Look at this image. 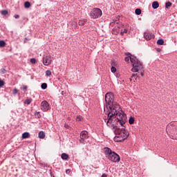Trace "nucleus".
<instances>
[{
	"mask_svg": "<svg viewBox=\"0 0 177 177\" xmlns=\"http://www.w3.org/2000/svg\"><path fill=\"white\" fill-rule=\"evenodd\" d=\"M105 102L108 104L106 109H108V120L106 125L110 127L113 122V117H118V120L120 121L121 125L125 124L127 121V115L124 113L117 111V107L114 106V94L113 93H106L105 95Z\"/></svg>",
	"mask_w": 177,
	"mask_h": 177,
	"instance_id": "f257e3e1",
	"label": "nucleus"
},
{
	"mask_svg": "<svg viewBox=\"0 0 177 177\" xmlns=\"http://www.w3.org/2000/svg\"><path fill=\"white\" fill-rule=\"evenodd\" d=\"M113 129H115L114 133L116 135L115 140L116 142H122L129 136V133L125 130V127L120 128L117 125H113Z\"/></svg>",
	"mask_w": 177,
	"mask_h": 177,
	"instance_id": "f03ea898",
	"label": "nucleus"
},
{
	"mask_svg": "<svg viewBox=\"0 0 177 177\" xmlns=\"http://www.w3.org/2000/svg\"><path fill=\"white\" fill-rule=\"evenodd\" d=\"M104 154L106 158L112 162H120V156L117 153L113 151L109 147L104 148Z\"/></svg>",
	"mask_w": 177,
	"mask_h": 177,
	"instance_id": "7ed1b4c3",
	"label": "nucleus"
},
{
	"mask_svg": "<svg viewBox=\"0 0 177 177\" xmlns=\"http://www.w3.org/2000/svg\"><path fill=\"white\" fill-rule=\"evenodd\" d=\"M131 64L132 66L131 71L133 73H138V71H142L143 70V64L136 57H131Z\"/></svg>",
	"mask_w": 177,
	"mask_h": 177,
	"instance_id": "20e7f679",
	"label": "nucleus"
},
{
	"mask_svg": "<svg viewBox=\"0 0 177 177\" xmlns=\"http://www.w3.org/2000/svg\"><path fill=\"white\" fill-rule=\"evenodd\" d=\"M167 131L170 133L173 139L177 140V122L170 124L167 127Z\"/></svg>",
	"mask_w": 177,
	"mask_h": 177,
	"instance_id": "39448f33",
	"label": "nucleus"
},
{
	"mask_svg": "<svg viewBox=\"0 0 177 177\" xmlns=\"http://www.w3.org/2000/svg\"><path fill=\"white\" fill-rule=\"evenodd\" d=\"M103 12H102V10L98 8H94L90 12L89 16L91 19H99V17H102Z\"/></svg>",
	"mask_w": 177,
	"mask_h": 177,
	"instance_id": "423d86ee",
	"label": "nucleus"
},
{
	"mask_svg": "<svg viewBox=\"0 0 177 177\" xmlns=\"http://www.w3.org/2000/svg\"><path fill=\"white\" fill-rule=\"evenodd\" d=\"M50 109V106H49V103L46 100H44L41 103V110L42 111H48Z\"/></svg>",
	"mask_w": 177,
	"mask_h": 177,
	"instance_id": "0eeeda50",
	"label": "nucleus"
},
{
	"mask_svg": "<svg viewBox=\"0 0 177 177\" xmlns=\"http://www.w3.org/2000/svg\"><path fill=\"white\" fill-rule=\"evenodd\" d=\"M89 138V134H88V131H82L80 133V142H84V140H86Z\"/></svg>",
	"mask_w": 177,
	"mask_h": 177,
	"instance_id": "6e6552de",
	"label": "nucleus"
},
{
	"mask_svg": "<svg viewBox=\"0 0 177 177\" xmlns=\"http://www.w3.org/2000/svg\"><path fill=\"white\" fill-rule=\"evenodd\" d=\"M152 37H153V33H151L150 32H144V38L147 41H150V39H151Z\"/></svg>",
	"mask_w": 177,
	"mask_h": 177,
	"instance_id": "1a4fd4ad",
	"label": "nucleus"
},
{
	"mask_svg": "<svg viewBox=\"0 0 177 177\" xmlns=\"http://www.w3.org/2000/svg\"><path fill=\"white\" fill-rule=\"evenodd\" d=\"M127 57H126L125 58H124V62H126L127 63H129V60H130V62H131V57H135V56L134 55H131V53H127Z\"/></svg>",
	"mask_w": 177,
	"mask_h": 177,
	"instance_id": "9d476101",
	"label": "nucleus"
},
{
	"mask_svg": "<svg viewBox=\"0 0 177 177\" xmlns=\"http://www.w3.org/2000/svg\"><path fill=\"white\" fill-rule=\"evenodd\" d=\"M43 64L44 66H49V64H50V61L48 59V57L43 58Z\"/></svg>",
	"mask_w": 177,
	"mask_h": 177,
	"instance_id": "9b49d317",
	"label": "nucleus"
},
{
	"mask_svg": "<svg viewBox=\"0 0 177 177\" xmlns=\"http://www.w3.org/2000/svg\"><path fill=\"white\" fill-rule=\"evenodd\" d=\"M120 33V26H117L113 28L112 34H115V35H118Z\"/></svg>",
	"mask_w": 177,
	"mask_h": 177,
	"instance_id": "f8f14e48",
	"label": "nucleus"
},
{
	"mask_svg": "<svg viewBox=\"0 0 177 177\" xmlns=\"http://www.w3.org/2000/svg\"><path fill=\"white\" fill-rule=\"evenodd\" d=\"M111 67H118V62L114 59L111 61Z\"/></svg>",
	"mask_w": 177,
	"mask_h": 177,
	"instance_id": "ddd939ff",
	"label": "nucleus"
},
{
	"mask_svg": "<svg viewBox=\"0 0 177 177\" xmlns=\"http://www.w3.org/2000/svg\"><path fill=\"white\" fill-rule=\"evenodd\" d=\"M159 6H160V4L158 3V1H153L152 3L153 9H158Z\"/></svg>",
	"mask_w": 177,
	"mask_h": 177,
	"instance_id": "4468645a",
	"label": "nucleus"
},
{
	"mask_svg": "<svg viewBox=\"0 0 177 177\" xmlns=\"http://www.w3.org/2000/svg\"><path fill=\"white\" fill-rule=\"evenodd\" d=\"M45 136H46L45 132H44V131L39 132V139H45Z\"/></svg>",
	"mask_w": 177,
	"mask_h": 177,
	"instance_id": "2eb2a0df",
	"label": "nucleus"
},
{
	"mask_svg": "<svg viewBox=\"0 0 177 177\" xmlns=\"http://www.w3.org/2000/svg\"><path fill=\"white\" fill-rule=\"evenodd\" d=\"M61 158L62 160H68V155L66 153H63L61 155Z\"/></svg>",
	"mask_w": 177,
	"mask_h": 177,
	"instance_id": "dca6fc26",
	"label": "nucleus"
},
{
	"mask_svg": "<svg viewBox=\"0 0 177 177\" xmlns=\"http://www.w3.org/2000/svg\"><path fill=\"white\" fill-rule=\"evenodd\" d=\"M138 77H139V74L138 73H133V74H132V76H131V77L129 79L130 80V81H132V79L133 80H137V78H138Z\"/></svg>",
	"mask_w": 177,
	"mask_h": 177,
	"instance_id": "f3484780",
	"label": "nucleus"
},
{
	"mask_svg": "<svg viewBox=\"0 0 177 177\" xmlns=\"http://www.w3.org/2000/svg\"><path fill=\"white\" fill-rule=\"evenodd\" d=\"M23 139H27L28 138H30V133L28 132H25L22 134Z\"/></svg>",
	"mask_w": 177,
	"mask_h": 177,
	"instance_id": "a211bd4d",
	"label": "nucleus"
},
{
	"mask_svg": "<svg viewBox=\"0 0 177 177\" xmlns=\"http://www.w3.org/2000/svg\"><path fill=\"white\" fill-rule=\"evenodd\" d=\"M31 102H32V99L30 98V99H26L25 101H24V104H31Z\"/></svg>",
	"mask_w": 177,
	"mask_h": 177,
	"instance_id": "6ab92c4d",
	"label": "nucleus"
},
{
	"mask_svg": "<svg viewBox=\"0 0 177 177\" xmlns=\"http://www.w3.org/2000/svg\"><path fill=\"white\" fill-rule=\"evenodd\" d=\"M85 23H86V21L85 19L80 20L78 22L79 26H84Z\"/></svg>",
	"mask_w": 177,
	"mask_h": 177,
	"instance_id": "aec40b11",
	"label": "nucleus"
},
{
	"mask_svg": "<svg viewBox=\"0 0 177 177\" xmlns=\"http://www.w3.org/2000/svg\"><path fill=\"white\" fill-rule=\"evenodd\" d=\"M171 6H172V3L171 2L168 1L165 3L166 9H169V8H171Z\"/></svg>",
	"mask_w": 177,
	"mask_h": 177,
	"instance_id": "412c9836",
	"label": "nucleus"
},
{
	"mask_svg": "<svg viewBox=\"0 0 177 177\" xmlns=\"http://www.w3.org/2000/svg\"><path fill=\"white\" fill-rule=\"evenodd\" d=\"M156 44H157L158 45H164V39H159L157 41Z\"/></svg>",
	"mask_w": 177,
	"mask_h": 177,
	"instance_id": "4be33fe9",
	"label": "nucleus"
},
{
	"mask_svg": "<svg viewBox=\"0 0 177 177\" xmlns=\"http://www.w3.org/2000/svg\"><path fill=\"white\" fill-rule=\"evenodd\" d=\"M133 122H135V118H133V117H130V118L129 119V124H130V125H132Z\"/></svg>",
	"mask_w": 177,
	"mask_h": 177,
	"instance_id": "5701e85b",
	"label": "nucleus"
},
{
	"mask_svg": "<svg viewBox=\"0 0 177 177\" xmlns=\"http://www.w3.org/2000/svg\"><path fill=\"white\" fill-rule=\"evenodd\" d=\"M135 13L136 15H137L138 16H139V15L142 14V10H140V8H137L135 10Z\"/></svg>",
	"mask_w": 177,
	"mask_h": 177,
	"instance_id": "b1692460",
	"label": "nucleus"
},
{
	"mask_svg": "<svg viewBox=\"0 0 177 177\" xmlns=\"http://www.w3.org/2000/svg\"><path fill=\"white\" fill-rule=\"evenodd\" d=\"M24 6H25V8H26V9H28V8H30V6H31V3L29 1H26L24 3Z\"/></svg>",
	"mask_w": 177,
	"mask_h": 177,
	"instance_id": "393cba45",
	"label": "nucleus"
},
{
	"mask_svg": "<svg viewBox=\"0 0 177 177\" xmlns=\"http://www.w3.org/2000/svg\"><path fill=\"white\" fill-rule=\"evenodd\" d=\"M6 45V42L3 40H0V48H3Z\"/></svg>",
	"mask_w": 177,
	"mask_h": 177,
	"instance_id": "a878e982",
	"label": "nucleus"
},
{
	"mask_svg": "<svg viewBox=\"0 0 177 177\" xmlns=\"http://www.w3.org/2000/svg\"><path fill=\"white\" fill-rule=\"evenodd\" d=\"M127 32H128V29L124 28L123 30H121L120 35H124V34H127Z\"/></svg>",
	"mask_w": 177,
	"mask_h": 177,
	"instance_id": "bb28decb",
	"label": "nucleus"
},
{
	"mask_svg": "<svg viewBox=\"0 0 177 177\" xmlns=\"http://www.w3.org/2000/svg\"><path fill=\"white\" fill-rule=\"evenodd\" d=\"M41 89H46V88H48V84L46 83H43L41 85Z\"/></svg>",
	"mask_w": 177,
	"mask_h": 177,
	"instance_id": "cd10ccee",
	"label": "nucleus"
},
{
	"mask_svg": "<svg viewBox=\"0 0 177 177\" xmlns=\"http://www.w3.org/2000/svg\"><path fill=\"white\" fill-rule=\"evenodd\" d=\"M46 77H50V75H52V72L49 70H47L46 71Z\"/></svg>",
	"mask_w": 177,
	"mask_h": 177,
	"instance_id": "c85d7f7f",
	"label": "nucleus"
},
{
	"mask_svg": "<svg viewBox=\"0 0 177 177\" xmlns=\"http://www.w3.org/2000/svg\"><path fill=\"white\" fill-rule=\"evenodd\" d=\"M111 73H116V71H117V67H115V66H111Z\"/></svg>",
	"mask_w": 177,
	"mask_h": 177,
	"instance_id": "c756f323",
	"label": "nucleus"
},
{
	"mask_svg": "<svg viewBox=\"0 0 177 177\" xmlns=\"http://www.w3.org/2000/svg\"><path fill=\"white\" fill-rule=\"evenodd\" d=\"M35 115H37V118H41V112L35 111Z\"/></svg>",
	"mask_w": 177,
	"mask_h": 177,
	"instance_id": "7c9ffc66",
	"label": "nucleus"
},
{
	"mask_svg": "<svg viewBox=\"0 0 177 177\" xmlns=\"http://www.w3.org/2000/svg\"><path fill=\"white\" fill-rule=\"evenodd\" d=\"M1 15H2V16H6V15H8V10H2Z\"/></svg>",
	"mask_w": 177,
	"mask_h": 177,
	"instance_id": "2f4dec72",
	"label": "nucleus"
},
{
	"mask_svg": "<svg viewBox=\"0 0 177 177\" xmlns=\"http://www.w3.org/2000/svg\"><path fill=\"white\" fill-rule=\"evenodd\" d=\"M114 118H116V120H117V121L118 122H120V124L122 126V127H124V124H121V122H120L119 120H118V118H120V116H117V117H113V121H114Z\"/></svg>",
	"mask_w": 177,
	"mask_h": 177,
	"instance_id": "473e14b6",
	"label": "nucleus"
},
{
	"mask_svg": "<svg viewBox=\"0 0 177 177\" xmlns=\"http://www.w3.org/2000/svg\"><path fill=\"white\" fill-rule=\"evenodd\" d=\"M30 63L32 64H35V63H37V59H35V58L30 59Z\"/></svg>",
	"mask_w": 177,
	"mask_h": 177,
	"instance_id": "72a5a7b5",
	"label": "nucleus"
},
{
	"mask_svg": "<svg viewBox=\"0 0 177 177\" xmlns=\"http://www.w3.org/2000/svg\"><path fill=\"white\" fill-rule=\"evenodd\" d=\"M120 21V16H117L114 19H113V21H115L117 23V21Z\"/></svg>",
	"mask_w": 177,
	"mask_h": 177,
	"instance_id": "f704fd0d",
	"label": "nucleus"
},
{
	"mask_svg": "<svg viewBox=\"0 0 177 177\" xmlns=\"http://www.w3.org/2000/svg\"><path fill=\"white\" fill-rule=\"evenodd\" d=\"M28 88V87L27 86H24L23 87H21V90L24 91V92H26V91H27Z\"/></svg>",
	"mask_w": 177,
	"mask_h": 177,
	"instance_id": "c9c22d12",
	"label": "nucleus"
},
{
	"mask_svg": "<svg viewBox=\"0 0 177 177\" xmlns=\"http://www.w3.org/2000/svg\"><path fill=\"white\" fill-rule=\"evenodd\" d=\"M81 120H82V116H81V115L77 116L76 121L80 122V121H81Z\"/></svg>",
	"mask_w": 177,
	"mask_h": 177,
	"instance_id": "e433bc0d",
	"label": "nucleus"
},
{
	"mask_svg": "<svg viewBox=\"0 0 177 177\" xmlns=\"http://www.w3.org/2000/svg\"><path fill=\"white\" fill-rule=\"evenodd\" d=\"M19 91L17 90V88H15L13 91H12V93L13 95H17Z\"/></svg>",
	"mask_w": 177,
	"mask_h": 177,
	"instance_id": "4c0bfd02",
	"label": "nucleus"
},
{
	"mask_svg": "<svg viewBox=\"0 0 177 177\" xmlns=\"http://www.w3.org/2000/svg\"><path fill=\"white\" fill-rule=\"evenodd\" d=\"M0 71H1V73H2V74H6V69H5V68H1V70H0Z\"/></svg>",
	"mask_w": 177,
	"mask_h": 177,
	"instance_id": "58836bf2",
	"label": "nucleus"
},
{
	"mask_svg": "<svg viewBox=\"0 0 177 177\" xmlns=\"http://www.w3.org/2000/svg\"><path fill=\"white\" fill-rule=\"evenodd\" d=\"M115 25V21H113L112 22L110 23V26L111 27H114V26Z\"/></svg>",
	"mask_w": 177,
	"mask_h": 177,
	"instance_id": "ea45409f",
	"label": "nucleus"
},
{
	"mask_svg": "<svg viewBox=\"0 0 177 177\" xmlns=\"http://www.w3.org/2000/svg\"><path fill=\"white\" fill-rule=\"evenodd\" d=\"M4 83L2 80H0V88H1V86H3Z\"/></svg>",
	"mask_w": 177,
	"mask_h": 177,
	"instance_id": "a19ab883",
	"label": "nucleus"
},
{
	"mask_svg": "<svg viewBox=\"0 0 177 177\" xmlns=\"http://www.w3.org/2000/svg\"><path fill=\"white\" fill-rule=\"evenodd\" d=\"M15 19H19V17H20V16L19 15H15L14 16Z\"/></svg>",
	"mask_w": 177,
	"mask_h": 177,
	"instance_id": "79ce46f5",
	"label": "nucleus"
},
{
	"mask_svg": "<svg viewBox=\"0 0 177 177\" xmlns=\"http://www.w3.org/2000/svg\"><path fill=\"white\" fill-rule=\"evenodd\" d=\"M66 174H70L71 172V170H70L69 169L66 170Z\"/></svg>",
	"mask_w": 177,
	"mask_h": 177,
	"instance_id": "37998d69",
	"label": "nucleus"
},
{
	"mask_svg": "<svg viewBox=\"0 0 177 177\" xmlns=\"http://www.w3.org/2000/svg\"><path fill=\"white\" fill-rule=\"evenodd\" d=\"M156 51H157V52H161V48H158L156 49Z\"/></svg>",
	"mask_w": 177,
	"mask_h": 177,
	"instance_id": "c03bdc74",
	"label": "nucleus"
},
{
	"mask_svg": "<svg viewBox=\"0 0 177 177\" xmlns=\"http://www.w3.org/2000/svg\"><path fill=\"white\" fill-rule=\"evenodd\" d=\"M101 177H107V174H103Z\"/></svg>",
	"mask_w": 177,
	"mask_h": 177,
	"instance_id": "a18cd8bd",
	"label": "nucleus"
},
{
	"mask_svg": "<svg viewBox=\"0 0 177 177\" xmlns=\"http://www.w3.org/2000/svg\"><path fill=\"white\" fill-rule=\"evenodd\" d=\"M140 75H141V77H143V75H145V74L143 73V72H141Z\"/></svg>",
	"mask_w": 177,
	"mask_h": 177,
	"instance_id": "49530a36",
	"label": "nucleus"
}]
</instances>
